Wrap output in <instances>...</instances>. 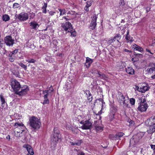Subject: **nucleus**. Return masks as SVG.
Returning <instances> with one entry per match:
<instances>
[{
	"label": "nucleus",
	"mask_w": 155,
	"mask_h": 155,
	"mask_svg": "<svg viewBox=\"0 0 155 155\" xmlns=\"http://www.w3.org/2000/svg\"><path fill=\"white\" fill-rule=\"evenodd\" d=\"M146 125L149 126L147 132L149 134L155 132V116H153L147 119L145 122Z\"/></svg>",
	"instance_id": "nucleus-1"
},
{
	"label": "nucleus",
	"mask_w": 155,
	"mask_h": 155,
	"mask_svg": "<svg viewBox=\"0 0 155 155\" xmlns=\"http://www.w3.org/2000/svg\"><path fill=\"white\" fill-rule=\"evenodd\" d=\"M140 102L139 105L138 107V109L141 112H144L146 111L148 107V105L146 102L145 98L143 99V98H139L138 99Z\"/></svg>",
	"instance_id": "nucleus-2"
},
{
	"label": "nucleus",
	"mask_w": 155,
	"mask_h": 155,
	"mask_svg": "<svg viewBox=\"0 0 155 155\" xmlns=\"http://www.w3.org/2000/svg\"><path fill=\"white\" fill-rule=\"evenodd\" d=\"M29 122L30 126L34 129L39 128L41 124L37 118L33 117L30 119Z\"/></svg>",
	"instance_id": "nucleus-3"
},
{
	"label": "nucleus",
	"mask_w": 155,
	"mask_h": 155,
	"mask_svg": "<svg viewBox=\"0 0 155 155\" xmlns=\"http://www.w3.org/2000/svg\"><path fill=\"white\" fill-rule=\"evenodd\" d=\"M117 110V107L114 104H112L110 105L109 117L110 120H112L114 118L115 114Z\"/></svg>",
	"instance_id": "nucleus-4"
},
{
	"label": "nucleus",
	"mask_w": 155,
	"mask_h": 155,
	"mask_svg": "<svg viewBox=\"0 0 155 155\" xmlns=\"http://www.w3.org/2000/svg\"><path fill=\"white\" fill-rule=\"evenodd\" d=\"M117 98L120 105L127 107L128 104L126 102V100L125 97L120 92L118 93Z\"/></svg>",
	"instance_id": "nucleus-5"
},
{
	"label": "nucleus",
	"mask_w": 155,
	"mask_h": 155,
	"mask_svg": "<svg viewBox=\"0 0 155 155\" xmlns=\"http://www.w3.org/2000/svg\"><path fill=\"white\" fill-rule=\"evenodd\" d=\"M11 85L14 91L16 93L21 88L19 83L16 80L13 79L11 83Z\"/></svg>",
	"instance_id": "nucleus-6"
},
{
	"label": "nucleus",
	"mask_w": 155,
	"mask_h": 155,
	"mask_svg": "<svg viewBox=\"0 0 155 155\" xmlns=\"http://www.w3.org/2000/svg\"><path fill=\"white\" fill-rule=\"evenodd\" d=\"M140 134H137V135L133 136L130 139V146H134L139 142L140 139L142 137H140Z\"/></svg>",
	"instance_id": "nucleus-7"
},
{
	"label": "nucleus",
	"mask_w": 155,
	"mask_h": 155,
	"mask_svg": "<svg viewBox=\"0 0 155 155\" xmlns=\"http://www.w3.org/2000/svg\"><path fill=\"white\" fill-rule=\"evenodd\" d=\"M16 18H17L20 21H25L28 19L29 15L27 13L22 12L18 15L15 16Z\"/></svg>",
	"instance_id": "nucleus-8"
},
{
	"label": "nucleus",
	"mask_w": 155,
	"mask_h": 155,
	"mask_svg": "<svg viewBox=\"0 0 155 155\" xmlns=\"http://www.w3.org/2000/svg\"><path fill=\"white\" fill-rule=\"evenodd\" d=\"M61 26L62 29L68 32H71L73 29L72 25L70 22H69L62 24Z\"/></svg>",
	"instance_id": "nucleus-9"
},
{
	"label": "nucleus",
	"mask_w": 155,
	"mask_h": 155,
	"mask_svg": "<svg viewBox=\"0 0 155 155\" xmlns=\"http://www.w3.org/2000/svg\"><path fill=\"white\" fill-rule=\"evenodd\" d=\"M14 126L16 127V130H18V129H21L20 130L17 131V133H20L19 135V137H21L22 136V133L24 131V129L25 128V126L22 123H16L15 124Z\"/></svg>",
	"instance_id": "nucleus-10"
},
{
	"label": "nucleus",
	"mask_w": 155,
	"mask_h": 155,
	"mask_svg": "<svg viewBox=\"0 0 155 155\" xmlns=\"http://www.w3.org/2000/svg\"><path fill=\"white\" fill-rule=\"evenodd\" d=\"M52 137L51 140V147H53L54 149L58 143V140L60 138V136L52 134Z\"/></svg>",
	"instance_id": "nucleus-11"
},
{
	"label": "nucleus",
	"mask_w": 155,
	"mask_h": 155,
	"mask_svg": "<svg viewBox=\"0 0 155 155\" xmlns=\"http://www.w3.org/2000/svg\"><path fill=\"white\" fill-rule=\"evenodd\" d=\"M5 43L7 45L12 46L14 43L15 40L11 36H6L4 38Z\"/></svg>",
	"instance_id": "nucleus-12"
},
{
	"label": "nucleus",
	"mask_w": 155,
	"mask_h": 155,
	"mask_svg": "<svg viewBox=\"0 0 155 155\" xmlns=\"http://www.w3.org/2000/svg\"><path fill=\"white\" fill-rule=\"evenodd\" d=\"M97 18V15H95L91 17L92 20L90 24V27H91V28L92 30L94 29L96 26Z\"/></svg>",
	"instance_id": "nucleus-13"
},
{
	"label": "nucleus",
	"mask_w": 155,
	"mask_h": 155,
	"mask_svg": "<svg viewBox=\"0 0 155 155\" xmlns=\"http://www.w3.org/2000/svg\"><path fill=\"white\" fill-rule=\"evenodd\" d=\"M29 89L27 86H25L24 87H21V90L20 91H19L16 94L19 95H23L25 94L28 91Z\"/></svg>",
	"instance_id": "nucleus-14"
},
{
	"label": "nucleus",
	"mask_w": 155,
	"mask_h": 155,
	"mask_svg": "<svg viewBox=\"0 0 155 155\" xmlns=\"http://www.w3.org/2000/svg\"><path fill=\"white\" fill-rule=\"evenodd\" d=\"M92 127V123L89 121L87 120L85 121L84 124L81 127V128L83 130L90 129Z\"/></svg>",
	"instance_id": "nucleus-15"
},
{
	"label": "nucleus",
	"mask_w": 155,
	"mask_h": 155,
	"mask_svg": "<svg viewBox=\"0 0 155 155\" xmlns=\"http://www.w3.org/2000/svg\"><path fill=\"white\" fill-rule=\"evenodd\" d=\"M23 147L26 149L28 152L27 154H29L30 155H33L34 154L33 149L29 145L25 144L23 146Z\"/></svg>",
	"instance_id": "nucleus-16"
},
{
	"label": "nucleus",
	"mask_w": 155,
	"mask_h": 155,
	"mask_svg": "<svg viewBox=\"0 0 155 155\" xmlns=\"http://www.w3.org/2000/svg\"><path fill=\"white\" fill-rule=\"evenodd\" d=\"M147 71L148 73L150 74L153 73V72L155 73V63L150 64Z\"/></svg>",
	"instance_id": "nucleus-17"
},
{
	"label": "nucleus",
	"mask_w": 155,
	"mask_h": 155,
	"mask_svg": "<svg viewBox=\"0 0 155 155\" xmlns=\"http://www.w3.org/2000/svg\"><path fill=\"white\" fill-rule=\"evenodd\" d=\"M29 24L31 28L35 30H36L37 28L39 26V25L35 21H31L29 23Z\"/></svg>",
	"instance_id": "nucleus-18"
},
{
	"label": "nucleus",
	"mask_w": 155,
	"mask_h": 155,
	"mask_svg": "<svg viewBox=\"0 0 155 155\" xmlns=\"http://www.w3.org/2000/svg\"><path fill=\"white\" fill-rule=\"evenodd\" d=\"M131 48L134 50L137 51L141 52L143 51V48L135 44L132 45Z\"/></svg>",
	"instance_id": "nucleus-19"
},
{
	"label": "nucleus",
	"mask_w": 155,
	"mask_h": 155,
	"mask_svg": "<svg viewBox=\"0 0 155 155\" xmlns=\"http://www.w3.org/2000/svg\"><path fill=\"white\" fill-rule=\"evenodd\" d=\"M84 94L87 96V100L89 102L92 101L93 99V97L92 96L89 90H87L84 91Z\"/></svg>",
	"instance_id": "nucleus-20"
},
{
	"label": "nucleus",
	"mask_w": 155,
	"mask_h": 155,
	"mask_svg": "<svg viewBox=\"0 0 155 155\" xmlns=\"http://www.w3.org/2000/svg\"><path fill=\"white\" fill-rule=\"evenodd\" d=\"M119 42L118 39H115V38H113L109 40L107 42L108 45H115V44Z\"/></svg>",
	"instance_id": "nucleus-21"
},
{
	"label": "nucleus",
	"mask_w": 155,
	"mask_h": 155,
	"mask_svg": "<svg viewBox=\"0 0 155 155\" xmlns=\"http://www.w3.org/2000/svg\"><path fill=\"white\" fill-rule=\"evenodd\" d=\"M94 71H95V73H97L99 75V76H98V77H100L102 79H105V78H107V77L106 75L104 74H101L99 73V72L97 71H96L94 69H93L92 70V71H90V73H91L92 74L94 73Z\"/></svg>",
	"instance_id": "nucleus-22"
},
{
	"label": "nucleus",
	"mask_w": 155,
	"mask_h": 155,
	"mask_svg": "<svg viewBox=\"0 0 155 155\" xmlns=\"http://www.w3.org/2000/svg\"><path fill=\"white\" fill-rule=\"evenodd\" d=\"M126 65V64L124 62L121 61L118 62L117 64V66L120 69H122L125 67Z\"/></svg>",
	"instance_id": "nucleus-23"
},
{
	"label": "nucleus",
	"mask_w": 155,
	"mask_h": 155,
	"mask_svg": "<svg viewBox=\"0 0 155 155\" xmlns=\"http://www.w3.org/2000/svg\"><path fill=\"white\" fill-rule=\"evenodd\" d=\"M92 1L90 0L87 1L86 2V5L84 7V9L86 12H88L89 11V7H90L92 5Z\"/></svg>",
	"instance_id": "nucleus-24"
},
{
	"label": "nucleus",
	"mask_w": 155,
	"mask_h": 155,
	"mask_svg": "<svg viewBox=\"0 0 155 155\" xmlns=\"http://www.w3.org/2000/svg\"><path fill=\"white\" fill-rule=\"evenodd\" d=\"M12 72L13 74L17 77H18L19 73L18 68L15 67L12 69Z\"/></svg>",
	"instance_id": "nucleus-25"
},
{
	"label": "nucleus",
	"mask_w": 155,
	"mask_h": 155,
	"mask_svg": "<svg viewBox=\"0 0 155 155\" xmlns=\"http://www.w3.org/2000/svg\"><path fill=\"white\" fill-rule=\"evenodd\" d=\"M126 72L130 74H134V70L133 68L130 67H127L125 68Z\"/></svg>",
	"instance_id": "nucleus-26"
},
{
	"label": "nucleus",
	"mask_w": 155,
	"mask_h": 155,
	"mask_svg": "<svg viewBox=\"0 0 155 155\" xmlns=\"http://www.w3.org/2000/svg\"><path fill=\"white\" fill-rule=\"evenodd\" d=\"M129 30H128L127 31V35L126 36L125 38L127 41V42H128L129 41H130V43L132 42L133 41V40H132L133 38L129 35Z\"/></svg>",
	"instance_id": "nucleus-27"
},
{
	"label": "nucleus",
	"mask_w": 155,
	"mask_h": 155,
	"mask_svg": "<svg viewBox=\"0 0 155 155\" xmlns=\"http://www.w3.org/2000/svg\"><path fill=\"white\" fill-rule=\"evenodd\" d=\"M93 61L92 59H86L85 65L87 68H88L90 66Z\"/></svg>",
	"instance_id": "nucleus-28"
},
{
	"label": "nucleus",
	"mask_w": 155,
	"mask_h": 155,
	"mask_svg": "<svg viewBox=\"0 0 155 155\" xmlns=\"http://www.w3.org/2000/svg\"><path fill=\"white\" fill-rule=\"evenodd\" d=\"M82 141L81 140H78L74 142H71V145L73 146H79L82 143Z\"/></svg>",
	"instance_id": "nucleus-29"
},
{
	"label": "nucleus",
	"mask_w": 155,
	"mask_h": 155,
	"mask_svg": "<svg viewBox=\"0 0 155 155\" xmlns=\"http://www.w3.org/2000/svg\"><path fill=\"white\" fill-rule=\"evenodd\" d=\"M0 100L1 102H2L1 106L3 107L5 106V103L6 104V102L5 100L4 96L2 94H0Z\"/></svg>",
	"instance_id": "nucleus-30"
},
{
	"label": "nucleus",
	"mask_w": 155,
	"mask_h": 155,
	"mask_svg": "<svg viewBox=\"0 0 155 155\" xmlns=\"http://www.w3.org/2000/svg\"><path fill=\"white\" fill-rule=\"evenodd\" d=\"M124 134L122 132H118L114 136L115 140L119 139V138L124 135Z\"/></svg>",
	"instance_id": "nucleus-31"
},
{
	"label": "nucleus",
	"mask_w": 155,
	"mask_h": 155,
	"mask_svg": "<svg viewBox=\"0 0 155 155\" xmlns=\"http://www.w3.org/2000/svg\"><path fill=\"white\" fill-rule=\"evenodd\" d=\"M18 53V50L15 49L9 54V55L10 56L11 58H13V57H15V55H17V53Z\"/></svg>",
	"instance_id": "nucleus-32"
},
{
	"label": "nucleus",
	"mask_w": 155,
	"mask_h": 155,
	"mask_svg": "<svg viewBox=\"0 0 155 155\" xmlns=\"http://www.w3.org/2000/svg\"><path fill=\"white\" fill-rule=\"evenodd\" d=\"M2 18L3 20L5 21H8L10 19L9 16L8 15L6 14L3 15Z\"/></svg>",
	"instance_id": "nucleus-33"
},
{
	"label": "nucleus",
	"mask_w": 155,
	"mask_h": 155,
	"mask_svg": "<svg viewBox=\"0 0 155 155\" xmlns=\"http://www.w3.org/2000/svg\"><path fill=\"white\" fill-rule=\"evenodd\" d=\"M43 93L44 94V98H48L49 95V91L48 90H45L43 91Z\"/></svg>",
	"instance_id": "nucleus-34"
},
{
	"label": "nucleus",
	"mask_w": 155,
	"mask_h": 155,
	"mask_svg": "<svg viewBox=\"0 0 155 155\" xmlns=\"http://www.w3.org/2000/svg\"><path fill=\"white\" fill-rule=\"evenodd\" d=\"M60 132L58 130L57 128H54V133L52 135H59Z\"/></svg>",
	"instance_id": "nucleus-35"
},
{
	"label": "nucleus",
	"mask_w": 155,
	"mask_h": 155,
	"mask_svg": "<svg viewBox=\"0 0 155 155\" xmlns=\"http://www.w3.org/2000/svg\"><path fill=\"white\" fill-rule=\"evenodd\" d=\"M96 130L97 131H102L103 130V127L98 125H96L95 126Z\"/></svg>",
	"instance_id": "nucleus-36"
},
{
	"label": "nucleus",
	"mask_w": 155,
	"mask_h": 155,
	"mask_svg": "<svg viewBox=\"0 0 155 155\" xmlns=\"http://www.w3.org/2000/svg\"><path fill=\"white\" fill-rule=\"evenodd\" d=\"M58 10L60 12V15H64L66 13V11L64 9H58Z\"/></svg>",
	"instance_id": "nucleus-37"
},
{
	"label": "nucleus",
	"mask_w": 155,
	"mask_h": 155,
	"mask_svg": "<svg viewBox=\"0 0 155 155\" xmlns=\"http://www.w3.org/2000/svg\"><path fill=\"white\" fill-rule=\"evenodd\" d=\"M19 64L21 67L24 68L25 70H27V66L24 65L23 63H20Z\"/></svg>",
	"instance_id": "nucleus-38"
},
{
	"label": "nucleus",
	"mask_w": 155,
	"mask_h": 155,
	"mask_svg": "<svg viewBox=\"0 0 155 155\" xmlns=\"http://www.w3.org/2000/svg\"><path fill=\"white\" fill-rule=\"evenodd\" d=\"M148 88L147 86H143L142 88V90L141 91L142 92L144 93L146 91L148 90Z\"/></svg>",
	"instance_id": "nucleus-39"
},
{
	"label": "nucleus",
	"mask_w": 155,
	"mask_h": 155,
	"mask_svg": "<svg viewBox=\"0 0 155 155\" xmlns=\"http://www.w3.org/2000/svg\"><path fill=\"white\" fill-rule=\"evenodd\" d=\"M29 15V19H33L35 18V13L32 12L31 13H30Z\"/></svg>",
	"instance_id": "nucleus-40"
},
{
	"label": "nucleus",
	"mask_w": 155,
	"mask_h": 155,
	"mask_svg": "<svg viewBox=\"0 0 155 155\" xmlns=\"http://www.w3.org/2000/svg\"><path fill=\"white\" fill-rule=\"evenodd\" d=\"M43 102L42 103L43 104H48L49 103V100L48 98H44Z\"/></svg>",
	"instance_id": "nucleus-41"
},
{
	"label": "nucleus",
	"mask_w": 155,
	"mask_h": 155,
	"mask_svg": "<svg viewBox=\"0 0 155 155\" xmlns=\"http://www.w3.org/2000/svg\"><path fill=\"white\" fill-rule=\"evenodd\" d=\"M26 61L30 63H34L36 61L34 59H28Z\"/></svg>",
	"instance_id": "nucleus-42"
},
{
	"label": "nucleus",
	"mask_w": 155,
	"mask_h": 155,
	"mask_svg": "<svg viewBox=\"0 0 155 155\" xmlns=\"http://www.w3.org/2000/svg\"><path fill=\"white\" fill-rule=\"evenodd\" d=\"M19 5L18 3H15L13 5V8H18Z\"/></svg>",
	"instance_id": "nucleus-43"
},
{
	"label": "nucleus",
	"mask_w": 155,
	"mask_h": 155,
	"mask_svg": "<svg viewBox=\"0 0 155 155\" xmlns=\"http://www.w3.org/2000/svg\"><path fill=\"white\" fill-rule=\"evenodd\" d=\"M130 102L131 104L134 105L135 103V99L133 98H130Z\"/></svg>",
	"instance_id": "nucleus-44"
},
{
	"label": "nucleus",
	"mask_w": 155,
	"mask_h": 155,
	"mask_svg": "<svg viewBox=\"0 0 155 155\" xmlns=\"http://www.w3.org/2000/svg\"><path fill=\"white\" fill-rule=\"evenodd\" d=\"M71 32V36L72 37H75L76 36V32L74 31H72V30L70 32Z\"/></svg>",
	"instance_id": "nucleus-45"
},
{
	"label": "nucleus",
	"mask_w": 155,
	"mask_h": 155,
	"mask_svg": "<svg viewBox=\"0 0 155 155\" xmlns=\"http://www.w3.org/2000/svg\"><path fill=\"white\" fill-rule=\"evenodd\" d=\"M135 57L137 58L138 57L142 58L143 57V55L140 54H135Z\"/></svg>",
	"instance_id": "nucleus-46"
},
{
	"label": "nucleus",
	"mask_w": 155,
	"mask_h": 155,
	"mask_svg": "<svg viewBox=\"0 0 155 155\" xmlns=\"http://www.w3.org/2000/svg\"><path fill=\"white\" fill-rule=\"evenodd\" d=\"M150 146L151 148L153 150L154 152L155 153V145L151 144Z\"/></svg>",
	"instance_id": "nucleus-47"
},
{
	"label": "nucleus",
	"mask_w": 155,
	"mask_h": 155,
	"mask_svg": "<svg viewBox=\"0 0 155 155\" xmlns=\"http://www.w3.org/2000/svg\"><path fill=\"white\" fill-rule=\"evenodd\" d=\"M115 38V39H118V40L120 39L121 36L120 34L117 35L116 36L114 37Z\"/></svg>",
	"instance_id": "nucleus-48"
},
{
	"label": "nucleus",
	"mask_w": 155,
	"mask_h": 155,
	"mask_svg": "<svg viewBox=\"0 0 155 155\" xmlns=\"http://www.w3.org/2000/svg\"><path fill=\"white\" fill-rule=\"evenodd\" d=\"M42 12L46 14L47 12L46 8L42 7Z\"/></svg>",
	"instance_id": "nucleus-49"
},
{
	"label": "nucleus",
	"mask_w": 155,
	"mask_h": 155,
	"mask_svg": "<svg viewBox=\"0 0 155 155\" xmlns=\"http://www.w3.org/2000/svg\"><path fill=\"white\" fill-rule=\"evenodd\" d=\"M55 12L54 11H51L49 12V13L50 15L51 16H52L54 15V14L55 13Z\"/></svg>",
	"instance_id": "nucleus-50"
},
{
	"label": "nucleus",
	"mask_w": 155,
	"mask_h": 155,
	"mask_svg": "<svg viewBox=\"0 0 155 155\" xmlns=\"http://www.w3.org/2000/svg\"><path fill=\"white\" fill-rule=\"evenodd\" d=\"M124 51L125 52L127 53H131L132 52V51L131 50H130L126 49H125Z\"/></svg>",
	"instance_id": "nucleus-51"
},
{
	"label": "nucleus",
	"mask_w": 155,
	"mask_h": 155,
	"mask_svg": "<svg viewBox=\"0 0 155 155\" xmlns=\"http://www.w3.org/2000/svg\"><path fill=\"white\" fill-rule=\"evenodd\" d=\"M145 8L146 9V12H149L150 10V8L149 7H146V8Z\"/></svg>",
	"instance_id": "nucleus-52"
},
{
	"label": "nucleus",
	"mask_w": 155,
	"mask_h": 155,
	"mask_svg": "<svg viewBox=\"0 0 155 155\" xmlns=\"http://www.w3.org/2000/svg\"><path fill=\"white\" fill-rule=\"evenodd\" d=\"M78 155H84V153L81 151H80L78 153Z\"/></svg>",
	"instance_id": "nucleus-53"
},
{
	"label": "nucleus",
	"mask_w": 155,
	"mask_h": 155,
	"mask_svg": "<svg viewBox=\"0 0 155 155\" xmlns=\"http://www.w3.org/2000/svg\"><path fill=\"white\" fill-rule=\"evenodd\" d=\"M46 61L47 62H53V60H51L50 61V59H46Z\"/></svg>",
	"instance_id": "nucleus-54"
},
{
	"label": "nucleus",
	"mask_w": 155,
	"mask_h": 155,
	"mask_svg": "<svg viewBox=\"0 0 155 155\" xmlns=\"http://www.w3.org/2000/svg\"><path fill=\"white\" fill-rule=\"evenodd\" d=\"M47 3H45L44 5L42 7L47 8Z\"/></svg>",
	"instance_id": "nucleus-55"
},
{
	"label": "nucleus",
	"mask_w": 155,
	"mask_h": 155,
	"mask_svg": "<svg viewBox=\"0 0 155 155\" xmlns=\"http://www.w3.org/2000/svg\"><path fill=\"white\" fill-rule=\"evenodd\" d=\"M6 138L8 140H10V136L9 135H8L6 137Z\"/></svg>",
	"instance_id": "nucleus-56"
},
{
	"label": "nucleus",
	"mask_w": 155,
	"mask_h": 155,
	"mask_svg": "<svg viewBox=\"0 0 155 155\" xmlns=\"http://www.w3.org/2000/svg\"><path fill=\"white\" fill-rule=\"evenodd\" d=\"M50 90H51V92H52L54 91V89H53V88L51 86L49 87V91H50Z\"/></svg>",
	"instance_id": "nucleus-57"
},
{
	"label": "nucleus",
	"mask_w": 155,
	"mask_h": 155,
	"mask_svg": "<svg viewBox=\"0 0 155 155\" xmlns=\"http://www.w3.org/2000/svg\"><path fill=\"white\" fill-rule=\"evenodd\" d=\"M85 122V121H84V120L81 121L80 122V123L81 124H82L83 125L84 124Z\"/></svg>",
	"instance_id": "nucleus-58"
},
{
	"label": "nucleus",
	"mask_w": 155,
	"mask_h": 155,
	"mask_svg": "<svg viewBox=\"0 0 155 155\" xmlns=\"http://www.w3.org/2000/svg\"><path fill=\"white\" fill-rule=\"evenodd\" d=\"M63 18H64V19H65L66 21H68L69 20H70V18H67V17L66 16L64 17Z\"/></svg>",
	"instance_id": "nucleus-59"
},
{
	"label": "nucleus",
	"mask_w": 155,
	"mask_h": 155,
	"mask_svg": "<svg viewBox=\"0 0 155 155\" xmlns=\"http://www.w3.org/2000/svg\"><path fill=\"white\" fill-rule=\"evenodd\" d=\"M98 100H99L100 101H101L102 102V104H103V103H104V104L105 103L104 102L103 103V100L101 98L99 99Z\"/></svg>",
	"instance_id": "nucleus-60"
},
{
	"label": "nucleus",
	"mask_w": 155,
	"mask_h": 155,
	"mask_svg": "<svg viewBox=\"0 0 155 155\" xmlns=\"http://www.w3.org/2000/svg\"><path fill=\"white\" fill-rule=\"evenodd\" d=\"M146 51H147V52H150V54H152L153 53H151L150 51L149 50V49H146Z\"/></svg>",
	"instance_id": "nucleus-61"
},
{
	"label": "nucleus",
	"mask_w": 155,
	"mask_h": 155,
	"mask_svg": "<svg viewBox=\"0 0 155 155\" xmlns=\"http://www.w3.org/2000/svg\"><path fill=\"white\" fill-rule=\"evenodd\" d=\"M120 5H122L123 6L124 5V2L121 1L120 2Z\"/></svg>",
	"instance_id": "nucleus-62"
},
{
	"label": "nucleus",
	"mask_w": 155,
	"mask_h": 155,
	"mask_svg": "<svg viewBox=\"0 0 155 155\" xmlns=\"http://www.w3.org/2000/svg\"><path fill=\"white\" fill-rule=\"evenodd\" d=\"M18 54H20L19 52L18 53H17V55H15V57H13V58H17L18 57Z\"/></svg>",
	"instance_id": "nucleus-63"
},
{
	"label": "nucleus",
	"mask_w": 155,
	"mask_h": 155,
	"mask_svg": "<svg viewBox=\"0 0 155 155\" xmlns=\"http://www.w3.org/2000/svg\"><path fill=\"white\" fill-rule=\"evenodd\" d=\"M9 60L11 62H12L14 61V59H9Z\"/></svg>",
	"instance_id": "nucleus-64"
}]
</instances>
